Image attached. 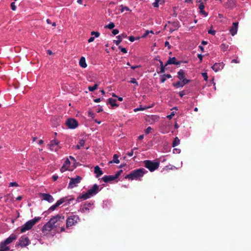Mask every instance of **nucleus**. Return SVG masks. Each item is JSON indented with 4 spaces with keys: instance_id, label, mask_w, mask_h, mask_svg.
Here are the masks:
<instances>
[{
    "instance_id": "obj_1",
    "label": "nucleus",
    "mask_w": 251,
    "mask_h": 251,
    "mask_svg": "<svg viewBox=\"0 0 251 251\" xmlns=\"http://www.w3.org/2000/svg\"><path fill=\"white\" fill-rule=\"evenodd\" d=\"M64 220V217L61 215H57L51 218L43 227L42 231L48 234L53 228L61 226Z\"/></svg>"
},
{
    "instance_id": "obj_2",
    "label": "nucleus",
    "mask_w": 251,
    "mask_h": 251,
    "mask_svg": "<svg viewBox=\"0 0 251 251\" xmlns=\"http://www.w3.org/2000/svg\"><path fill=\"white\" fill-rule=\"evenodd\" d=\"M99 186L97 184H94L92 188L89 189L87 192L85 193H82L77 198L76 201L78 202H80L82 200H86L91 197L96 195L99 191Z\"/></svg>"
},
{
    "instance_id": "obj_3",
    "label": "nucleus",
    "mask_w": 251,
    "mask_h": 251,
    "mask_svg": "<svg viewBox=\"0 0 251 251\" xmlns=\"http://www.w3.org/2000/svg\"><path fill=\"white\" fill-rule=\"evenodd\" d=\"M147 171L144 168H140L131 171L129 174L126 175L125 178L129 180H139L145 174Z\"/></svg>"
},
{
    "instance_id": "obj_4",
    "label": "nucleus",
    "mask_w": 251,
    "mask_h": 251,
    "mask_svg": "<svg viewBox=\"0 0 251 251\" xmlns=\"http://www.w3.org/2000/svg\"><path fill=\"white\" fill-rule=\"evenodd\" d=\"M40 219V217H35L34 219L27 221L21 227V232L23 233L30 229Z\"/></svg>"
},
{
    "instance_id": "obj_5",
    "label": "nucleus",
    "mask_w": 251,
    "mask_h": 251,
    "mask_svg": "<svg viewBox=\"0 0 251 251\" xmlns=\"http://www.w3.org/2000/svg\"><path fill=\"white\" fill-rule=\"evenodd\" d=\"M144 164L145 167L148 169L151 172H153L156 170L159 165L158 162L148 160L144 161Z\"/></svg>"
},
{
    "instance_id": "obj_6",
    "label": "nucleus",
    "mask_w": 251,
    "mask_h": 251,
    "mask_svg": "<svg viewBox=\"0 0 251 251\" xmlns=\"http://www.w3.org/2000/svg\"><path fill=\"white\" fill-rule=\"evenodd\" d=\"M17 238V236L15 234H11L7 238H6L4 241L1 242L0 244V246L1 247H3V248L7 249L6 250H9V248L6 246L7 245H8L12 243L13 241L15 240Z\"/></svg>"
},
{
    "instance_id": "obj_7",
    "label": "nucleus",
    "mask_w": 251,
    "mask_h": 251,
    "mask_svg": "<svg viewBox=\"0 0 251 251\" xmlns=\"http://www.w3.org/2000/svg\"><path fill=\"white\" fill-rule=\"evenodd\" d=\"M79 220V217L77 215H71L68 217L66 220V227H71L76 224Z\"/></svg>"
},
{
    "instance_id": "obj_8",
    "label": "nucleus",
    "mask_w": 251,
    "mask_h": 251,
    "mask_svg": "<svg viewBox=\"0 0 251 251\" xmlns=\"http://www.w3.org/2000/svg\"><path fill=\"white\" fill-rule=\"evenodd\" d=\"M70 180L68 185V188L72 189L78 185L82 179V177L79 176H76L75 177L70 178Z\"/></svg>"
},
{
    "instance_id": "obj_9",
    "label": "nucleus",
    "mask_w": 251,
    "mask_h": 251,
    "mask_svg": "<svg viewBox=\"0 0 251 251\" xmlns=\"http://www.w3.org/2000/svg\"><path fill=\"white\" fill-rule=\"evenodd\" d=\"M122 172L123 170H121L117 172L115 175L104 176L102 178V179L104 182H108L109 181H113L116 179L117 178H118L119 176L122 173Z\"/></svg>"
},
{
    "instance_id": "obj_10",
    "label": "nucleus",
    "mask_w": 251,
    "mask_h": 251,
    "mask_svg": "<svg viewBox=\"0 0 251 251\" xmlns=\"http://www.w3.org/2000/svg\"><path fill=\"white\" fill-rule=\"evenodd\" d=\"M59 143L58 141L56 140H51L49 145L50 151L55 152L58 151V150L61 148Z\"/></svg>"
},
{
    "instance_id": "obj_11",
    "label": "nucleus",
    "mask_w": 251,
    "mask_h": 251,
    "mask_svg": "<svg viewBox=\"0 0 251 251\" xmlns=\"http://www.w3.org/2000/svg\"><path fill=\"white\" fill-rule=\"evenodd\" d=\"M67 126L69 128L75 129L78 126L77 121L74 118L68 119L66 122Z\"/></svg>"
},
{
    "instance_id": "obj_12",
    "label": "nucleus",
    "mask_w": 251,
    "mask_h": 251,
    "mask_svg": "<svg viewBox=\"0 0 251 251\" xmlns=\"http://www.w3.org/2000/svg\"><path fill=\"white\" fill-rule=\"evenodd\" d=\"M225 64L223 62L216 63L212 66V70L215 72L222 70L224 67Z\"/></svg>"
},
{
    "instance_id": "obj_13",
    "label": "nucleus",
    "mask_w": 251,
    "mask_h": 251,
    "mask_svg": "<svg viewBox=\"0 0 251 251\" xmlns=\"http://www.w3.org/2000/svg\"><path fill=\"white\" fill-rule=\"evenodd\" d=\"M29 243V240L27 237L22 236L19 239V245L22 247H25L27 246Z\"/></svg>"
},
{
    "instance_id": "obj_14",
    "label": "nucleus",
    "mask_w": 251,
    "mask_h": 251,
    "mask_svg": "<svg viewBox=\"0 0 251 251\" xmlns=\"http://www.w3.org/2000/svg\"><path fill=\"white\" fill-rule=\"evenodd\" d=\"M40 195L44 200L50 203L54 201L53 198L50 194L41 193Z\"/></svg>"
},
{
    "instance_id": "obj_15",
    "label": "nucleus",
    "mask_w": 251,
    "mask_h": 251,
    "mask_svg": "<svg viewBox=\"0 0 251 251\" xmlns=\"http://www.w3.org/2000/svg\"><path fill=\"white\" fill-rule=\"evenodd\" d=\"M93 204L94 203L91 202L85 203L81 209L82 212L85 213L89 211L90 209L93 208Z\"/></svg>"
},
{
    "instance_id": "obj_16",
    "label": "nucleus",
    "mask_w": 251,
    "mask_h": 251,
    "mask_svg": "<svg viewBox=\"0 0 251 251\" xmlns=\"http://www.w3.org/2000/svg\"><path fill=\"white\" fill-rule=\"evenodd\" d=\"M65 201V199L64 198L60 199V200L57 201L54 204L51 206L49 209L51 211H53L56 208V207H57L60 205H61V204L64 203Z\"/></svg>"
},
{
    "instance_id": "obj_17",
    "label": "nucleus",
    "mask_w": 251,
    "mask_h": 251,
    "mask_svg": "<svg viewBox=\"0 0 251 251\" xmlns=\"http://www.w3.org/2000/svg\"><path fill=\"white\" fill-rule=\"evenodd\" d=\"M238 22H234L232 24V26L230 28L229 31L232 36H234L237 34L238 30Z\"/></svg>"
},
{
    "instance_id": "obj_18",
    "label": "nucleus",
    "mask_w": 251,
    "mask_h": 251,
    "mask_svg": "<svg viewBox=\"0 0 251 251\" xmlns=\"http://www.w3.org/2000/svg\"><path fill=\"white\" fill-rule=\"evenodd\" d=\"M70 165V161H69V160L68 159H67L65 160L64 164L63 165V166L61 168L60 171L62 173H63V172H64L65 171H66L67 170H70V169H69Z\"/></svg>"
},
{
    "instance_id": "obj_19",
    "label": "nucleus",
    "mask_w": 251,
    "mask_h": 251,
    "mask_svg": "<svg viewBox=\"0 0 251 251\" xmlns=\"http://www.w3.org/2000/svg\"><path fill=\"white\" fill-rule=\"evenodd\" d=\"M189 80H180L176 83H173V85L176 88L183 87L185 84L188 83Z\"/></svg>"
},
{
    "instance_id": "obj_20",
    "label": "nucleus",
    "mask_w": 251,
    "mask_h": 251,
    "mask_svg": "<svg viewBox=\"0 0 251 251\" xmlns=\"http://www.w3.org/2000/svg\"><path fill=\"white\" fill-rule=\"evenodd\" d=\"M198 2L200 3L199 5V9H200V13L204 15V17H206L208 15V13L204 11V5L201 0H199Z\"/></svg>"
},
{
    "instance_id": "obj_21",
    "label": "nucleus",
    "mask_w": 251,
    "mask_h": 251,
    "mask_svg": "<svg viewBox=\"0 0 251 251\" xmlns=\"http://www.w3.org/2000/svg\"><path fill=\"white\" fill-rule=\"evenodd\" d=\"M168 64L179 65L180 62L179 61H177L176 60V58L175 57L172 58L170 57L167 61L165 66H167Z\"/></svg>"
},
{
    "instance_id": "obj_22",
    "label": "nucleus",
    "mask_w": 251,
    "mask_h": 251,
    "mask_svg": "<svg viewBox=\"0 0 251 251\" xmlns=\"http://www.w3.org/2000/svg\"><path fill=\"white\" fill-rule=\"evenodd\" d=\"M177 77L180 80H189L188 79H185V73L183 70H180L177 72Z\"/></svg>"
},
{
    "instance_id": "obj_23",
    "label": "nucleus",
    "mask_w": 251,
    "mask_h": 251,
    "mask_svg": "<svg viewBox=\"0 0 251 251\" xmlns=\"http://www.w3.org/2000/svg\"><path fill=\"white\" fill-rule=\"evenodd\" d=\"M79 65L83 68H85L87 67V65L86 63L85 58L84 57H81L79 61Z\"/></svg>"
},
{
    "instance_id": "obj_24",
    "label": "nucleus",
    "mask_w": 251,
    "mask_h": 251,
    "mask_svg": "<svg viewBox=\"0 0 251 251\" xmlns=\"http://www.w3.org/2000/svg\"><path fill=\"white\" fill-rule=\"evenodd\" d=\"M94 172L96 174V176L97 177H99L103 174V172L98 166H97L95 167Z\"/></svg>"
},
{
    "instance_id": "obj_25",
    "label": "nucleus",
    "mask_w": 251,
    "mask_h": 251,
    "mask_svg": "<svg viewBox=\"0 0 251 251\" xmlns=\"http://www.w3.org/2000/svg\"><path fill=\"white\" fill-rule=\"evenodd\" d=\"M126 35H125L124 34L118 35L116 37V38H117V40H115L113 41V42L116 45H118L122 42V38H126Z\"/></svg>"
},
{
    "instance_id": "obj_26",
    "label": "nucleus",
    "mask_w": 251,
    "mask_h": 251,
    "mask_svg": "<svg viewBox=\"0 0 251 251\" xmlns=\"http://www.w3.org/2000/svg\"><path fill=\"white\" fill-rule=\"evenodd\" d=\"M118 158H119V156L117 154H114L113 155V159L112 161H110L109 162V163H116V164H118L120 163V161L118 159Z\"/></svg>"
},
{
    "instance_id": "obj_27",
    "label": "nucleus",
    "mask_w": 251,
    "mask_h": 251,
    "mask_svg": "<svg viewBox=\"0 0 251 251\" xmlns=\"http://www.w3.org/2000/svg\"><path fill=\"white\" fill-rule=\"evenodd\" d=\"M117 100L116 99L112 98H109L108 99V102L112 106H117L118 105L116 104Z\"/></svg>"
},
{
    "instance_id": "obj_28",
    "label": "nucleus",
    "mask_w": 251,
    "mask_h": 251,
    "mask_svg": "<svg viewBox=\"0 0 251 251\" xmlns=\"http://www.w3.org/2000/svg\"><path fill=\"white\" fill-rule=\"evenodd\" d=\"M180 143V140L177 137H176L173 143V147H175L178 145Z\"/></svg>"
},
{
    "instance_id": "obj_29",
    "label": "nucleus",
    "mask_w": 251,
    "mask_h": 251,
    "mask_svg": "<svg viewBox=\"0 0 251 251\" xmlns=\"http://www.w3.org/2000/svg\"><path fill=\"white\" fill-rule=\"evenodd\" d=\"M84 144H85V141L83 140H81L79 141V144L78 145H77V146H76V148L77 149H79L80 148L83 147Z\"/></svg>"
},
{
    "instance_id": "obj_30",
    "label": "nucleus",
    "mask_w": 251,
    "mask_h": 251,
    "mask_svg": "<svg viewBox=\"0 0 251 251\" xmlns=\"http://www.w3.org/2000/svg\"><path fill=\"white\" fill-rule=\"evenodd\" d=\"M228 45H227V44H222L221 46H220V48H221V49L223 51H225L228 48Z\"/></svg>"
},
{
    "instance_id": "obj_31",
    "label": "nucleus",
    "mask_w": 251,
    "mask_h": 251,
    "mask_svg": "<svg viewBox=\"0 0 251 251\" xmlns=\"http://www.w3.org/2000/svg\"><path fill=\"white\" fill-rule=\"evenodd\" d=\"M98 84H95L93 86H89L88 87V90L90 92H93V91H95V90H96L98 88Z\"/></svg>"
},
{
    "instance_id": "obj_32",
    "label": "nucleus",
    "mask_w": 251,
    "mask_h": 251,
    "mask_svg": "<svg viewBox=\"0 0 251 251\" xmlns=\"http://www.w3.org/2000/svg\"><path fill=\"white\" fill-rule=\"evenodd\" d=\"M115 27V25L113 23L111 22L108 25H105V28H108L109 29H113Z\"/></svg>"
},
{
    "instance_id": "obj_33",
    "label": "nucleus",
    "mask_w": 251,
    "mask_h": 251,
    "mask_svg": "<svg viewBox=\"0 0 251 251\" xmlns=\"http://www.w3.org/2000/svg\"><path fill=\"white\" fill-rule=\"evenodd\" d=\"M120 6L121 7V12H123L125 11H129L130 10L129 8L127 6H124L123 5H121Z\"/></svg>"
},
{
    "instance_id": "obj_34",
    "label": "nucleus",
    "mask_w": 251,
    "mask_h": 251,
    "mask_svg": "<svg viewBox=\"0 0 251 251\" xmlns=\"http://www.w3.org/2000/svg\"><path fill=\"white\" fill-rule=\"evenodd\" d=\"M91 35H94V37L95 38H97V37H99L100 36V33L99 32H96V31H92L91 32Z\"/></svg>"
},
{
    "instance_id": "obj_35",
    "label": "nucleus",
    "mask_w": 251,
    "mask_h": 251,
    "mask_svg": "<svg viewBox=\"0 0 251 251\" xmlns=\"http://www.w3.org/2000/svg\"><path fill=\"white\" fill-rule=\"evenodd\" d=\"M18 184L16 182H11L9 184V187H18Z\"/></svg>"
},
{
    "instance_id": "obj_36",
    "label": "nucleus",
    "mask_w": 251,
    "mask_h": 251,
    "mask_svg": "<svg viewBox=\"0 0 251 251\" xmlns=\"http://www.w3.org/2000/svg\"><path fill=\"white\" fill-rule=\"evenodd\" d=\"M202 76H203L204 80L207 81L208 79V76L206 73H202L201 74Z\"/></svg>"
},
{
    "instance_id": "obj_37",
    "label": "nucleus",
    "mask_w": 251,
    "mask_h": 251,
    "mask_svg": "<svg viewBox=\"0 0 251 251\" xmlns=\"http://www.w3.org/2000/svg\"><path fill=\"white\" fill-rule=\"evenodd\" d=\"M11 8L12 10L15 11L16 9V6L15 5V2H13L11 3Z\"/></svg>"
},
{
    "instance_id": "obj_38",
    "label": "nucleus",
    "mask_w": 251,
    "mask_h": 251,
    "mask_svg": "<svg viewBox=\"0 0 251 251\" xmlns=\"http://www.w3.org/2000/svg\"><path fill=\"white\" fill-rule=\"evenodd\" d=\"M129 82L131 83L136 84V85L137 86L138 85V82H137L136 79L135 78H132Z\"/></svg>"
},
{
    "instance_id": "obj_39",
    "label": "nucleus",
    "mask_w": 251,
    "mask_h": 251,
    "mask_svg": "<svg viewBox=\"0 0 251 251\" xmlns=\"http://www.w3.org/2000/svg\"><path fill=\"white\" fill-rule=\"evenodd\" d=\"M175 115V112H172L170 115H169L167 116V118L171 119L173 118V117Z\"/></svg>"
},
{
    "instance_id": "obj_40",
    "label": "nucleus",
    "mask_w": 251,
    "mask_h": 251,
    "mask_svg": "<svg viewBox=\"0 0 251 251\" xmlns=\"http://www.w3.org/2000/svg\"><path fill=\"white\" fill-rule=\"evenodd\" d=\"M152 130V128L151 127L149 126L146 130H145V133L146 134H149L151 130Z\"/></svg>"
},
{
    "instance_id": "obj_41",
    "label": "nucleus",
    "mask_w": 251,
    "mask_h": 251,
    "mask_svg": "<svg viewBox=\"0 0 251 251\" xmlns=\"http://www.w3.org/2000/svg\"><path fill=\"white\" fill-rule=\"evenodd\" d=\"M208 33L209 34H212L213 35H214L215 34V33H216V31L214 30L210 29V30H208Z\"/></svg>"
},
{
    "instance_id": "obj_42",
    "label": "nucleus",
    "mask_w": 251,
    "mask_h": 251,
    "mask_svg": "<svg viewBox=\"0 0 251 251\" xmlns=\"http://www.w3.org/2000/svg\"><path fill=\"white\" fill-rule=\"evenodd\" d=\"M173 152L175 153H179L180 152V150L178 149H174L173 150Z\"/></svg>"
},
{
    "instance_id": "obj_43",
    "label": "nucleus",
    "mask_w": 251,
    "mask_h": 251,
    "mask_svg": "<svg viewBox=\"0 0 251 251\" xmlns=\"http://www.w3.org/2000/svg\"><path fill=\"white\" fill-rule=\"evenodd\" d=\"M146 108H142V107H140V108H135L134 109V112H137L139 110H145Z\"/></svg>"
},
{
    "instance_id": "obj_44",
    "label": "nucleus",
    "mask_w": 251,
    "mask_h": 251,
    "mask_svg": "<svg viewBox=\"0 0 251 251\" xmlns=\"http://www.w3.org/2000/svg\"><path fill=\"white\" fill-rule=\"evenodd\" d=\"M112 33L115 35H117L119 33V30L117 29H114L112 30Z\"/></svg>"
},
{
    "instance_id": "obj_45",
    "label": "nucleus",
    "mask_w": 251,
    "mask_h": 251,
    "mask_svg": "<svg viewBox=\"0 0 251 251\" xmlns=\"http://www.w3.org/2000/svg\"><path fill=\"white\" fill-rule=\"evenodd\" d=\"M185 95V93L184 91H181L179 92V95L181 98L183 97V96H184Z\"/></svg>"
},
{
    "instance_id": "obj_46",
    "label": "nucleus",
    "mask_w": 251,
    "mask_h": 251,
    "mask_svg": "<svg viewBox=\"0 0 251 251\" xmlns=\"http://www.w3.org/2000/svg\"><path fill=\"white\" fill-rule=\"evenodd\" d=\"M119 48L120 49L121 51L122 52L125 53L127 52V50H126V49H125L124 48H121V47H119Z\"/></svg>"
},
{
    "instance_id": "obj_47",
    "label": "nucleus",
    "mask_w": 251,
    "mask_h": 251,
    "mask_svg": "<svg viewBox=\"0 0 251 251\" xmlns=\"http://www.w3.org/2000/svg\"><path fill=\"white\" fill-rule=\"evenodd\" d=\"M58 178V176L57 175H54L52 176V179L54 180V181H56Z\"/></svg>"
},
{
    "instance_id": "obj_48",
    "label": "nucleus",
    "mask_w": 251,
    "mask_h": 251,
    "mask_svg": "<svg viewBox=\"0 0 251 251\" xmlns=\"http://www.w3.org/2000/svg\"><path fill=\"white\" fill-rule=\"evenodd\" d=\"M152 5L154 7H157L159 6L158 3H157V2L156 1L153 3Z\"/></svg>"
},
{
    "instance_id": "obj_49",
    "label": "nucleus",
    "mask_w": 251,
    "mask_h": 251,
    "mask_svg": "<svg viewBox=\"0 0 251 251\" xmlns=\"http://www.w3.org/2000/svg\"><path fill=\"white\" fill-rule=\"evenodd\" d=\"M95 39V37H91L88 40V42L89 43H91V42H92L93 41H94Z\"/></svg>"
},
{
    "instance_id": "obj_50",
    "label": "nucleus",
    "mask_w": 251,
    "mask_h": 251,
    "mask_svg": "<svg viewBox=\"0 0 251 251\" xmlns=\"http://www.w3.org/2000/svg\"><path fill=\"white\" fill-rule=\"evenodd\" d=\"M198 57L199 58V59L201 61H202V57H203L202 55H201V54H198Z\"/></svg>"
},
{
    "instance_id": "obj_51",
    "label": "nucleus",
    "mask_w": 251,
    "mask_h": 251,
    "mask_svg": "<svg viewBox=\"0 0 251 251\" xmlns=\"http://www.w3.org/2000/svg\"><path fill=\"white\" fill-rule=\"evenodd\" d=\"M129 40L131 42H133L135 40V38L133 36H129Z\"/></svg>"
},
{
    "instance_id": "obj_52",
    "label": "nucleus",
    "mask_w": 251,
    "mask_h": 251,
    "mask_svg": "<svg viewBox=\"0 0 251 251\" xmlns=\"http://www.w3.org/2000/svg\"><path fill=\"white\" fill-rule=\"evenodd\" d=\"M169 132V130L166 129V128L163 129L162 130V133L165 134Z\"/></svg>"
},
{
    "instance_id": "obj_53",
    "label": "nucleus",
    "mask_w": 251,
    "mask_h": 251,
    "mask_svg": "<svg viewBox=\"0 0 251 251\" xmlns=\"http://www.w3.org/2000/svg\"><path fill=\"white\" fill-rule=\"evenodd\" d=\"M149 33H149V30H147V31H146L145 33L144 34V35H143V37H145L147 36H148V35Z\"/></svg>"
},
{
    "instance_id": "obj_54",
    "label": "nucleus",
    "mask_w": 251,
    "mask_h": 251,
    "mask_svg": "<svg viewBox=\"0 0 251 251\" xmlns=\"http://www.w3.org/2000/svg\"><path fill=\"white\" fill-rule=\"evenodd\" d=\"M94 101L95 102H100L101 101V99L100 98L96 99L94 100Z\"/></svg>"
},
{
    "instance_id": "obj_55",
    "label": "nucleus",
    "mask_w": 251,
    "mask_h": 251,
    "mask_svg": "<svg viewBox=\"0 0 251 251\" xmlns=\"http://www.w3.org/2000/svg\"><path fill=\"white\" fill-rule=\"evenodd\" d=\"M164 77H165L167 79V78H170L172 77V76L170 74H167V75H164Z\"/></svg>"
},
{
    "instance_id": "obj_56",
    "label": "nucleus",
    "mask_w": 251,
    "mask_h": 251,
    "mask_svg": "<svg viewBox=\"0 0 251 251\" xmlns=\"http://www.w3.org/2000/svg\"><path fill=\"white\" fill-rule=\"evenodd\" d=\"M7 249H6L5 248H3V247H1L0 246V251H7L6 250Z\"/></svg>"
},
{
    "instance_id": "obj_57",
    "label": "nucleus",
    "mask_w": 251,
    "mask_h": 251,
    "mask_svg": "<svg viewBox=\"0 0 251 251\" xmlns=\"http://www.w3.org/2000/svg\"><path fill=\"white\" fill-rule=\"evenodd\" d=\"M133 151H131L130 152H128V153H127V155H128L129 156H130V157L132 156L133 155Z\"/></svg>"
},
{
    "instance_id": "obj_58",
    "label": "nucleus",
    "mask_w": 251,
    "mask_h": 251,
    "mask_svg": "<svg viewBox=\"0 0 251 251\" xmlns=\"http://www.w3.org/2000/svg\"><path fill=\"white\" fill-rule=\"evenodd\" d=\"M232 63H239V61L237 59H233L231 61Z\"/></svg>"
},
{
    "instance_id": "obj_59",
    "label": "nucleus",
    "mask_w": 251,
    "mask_h": 251,
    "mask_svg": "<svg viewBox=\"0 0 251 251\" xmlns=\"http://www.w3.org/2000/svg\"><path fill=\"white\" fill-rule=\"evenodd\" d=\"M165 46L166 47H168V48H170V46H169V42H168V41H166V42H165Z\"/></svg>"
},
{
    "instance_id": "obj_60",
    "label": "nucleus",
    "mask_w": 251,
    "mask_h": 251,
    "mask_svg": "<svg viewBox=\"0 0 251 251\" xmlns=\"http://www.w3.org/2000/svg\"><path fill=\"white\" fill-rule=\"evenodd\" d=\"M166 78L165 77H163L161 79V82L162 83H164L166 81Z\"/></svg>"
},
{
    "instance_id": "obj_61",
    "label": "nucleus",
    "mask_w": 251,
    "mask_h": 251,
    "mask_svg": "<svg viewBox=\"0 0 251 251\" xmlns=\"http://www.w3.org/2000/svg\"><path fill=\"white\" fill-rule=\"evenodd\" d=\"M143 138H144V135H140L138 137V139L140 140H142Z\"/></svg>"
},
{
    "instance_id": "obj_62",
    "label": "nucleus",
    "mask_w": 251,
    "mask_h": 251,
    "mask_svg": "<svg viewBox=\"0 0 251 251\" xmlns=\"http://www.w3.org/2000/svg\"><path fill=\"white\" fill-rule=\"evenodd\" d=\"M22 199V196H19L17 198H16V200L17 201H21Z\"/></svg>"
},
{
    "instance_id": "obj_63",
    "label": "nucleus",
    "mask_w": 251,
    "mask_h": 251,
    "mask_svg": "<svg viewBox=\"0 0 251 251\" xmlns=\"http://www.w3.org/2000/svg\"><path fill=\"white\" fill-rule=\"evenodd\" d=\"M46 22L48 24H51V22L50 21V20L49 19H48L47 20H46Z\"/></svg>"
},
{
    "instance_id": "obj_64",
    "label": "nucleus",
    "mask_w": 251,
    "mask_h": 251,
    "mask_svg": "<svg viewBox=\"0 0 251 251\" xmlns=\"http://www.w3.org/2000/svg\"><path fill=\"white\" fill-rule=\"evenodd\" d=\"M138 67H139V66H134L131 67V69H135Z\"/></svg>"
}]
</instances>
